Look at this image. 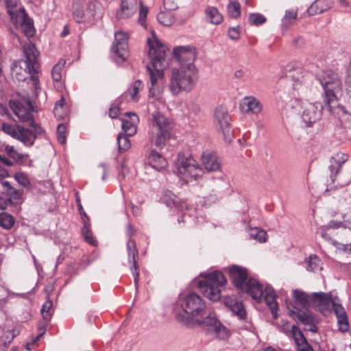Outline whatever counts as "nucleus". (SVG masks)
I'll use <instances>...</instances> for the list:
<instances>
[{
    "instance_id": "f257e3e1",
    "label": "nucleus",
    "mask_w": 351,
    "mask_h": 351,
    "mask_svg": "<svg viewBox=\"0 0 351 351\" xmlns=\"http://www.w3.org/2000/svg\"><path fill=\"white\" fill-rule=\"evenodd\" d=\"M178 304L182 308V312L176 315L178 322L187 326L197 324L221 340L229 338V330L217 319L210 309L206 308L204 301L198 294L193 292L182 293Z\"/></svg>"
},
{
    "instance_id": "f03ea898",
    "label": "nucleus",
    "mask_w": 351,
    "mask_h": 351,
    "mask_svg": "<svg viewBox=\"0 0 351 351\" xmlns=\"http://www.w3.org/2000/svg\"><path fill=\"white\" fill-rule=\"evenodd\" d=\"M153 39L148 38V56L150 64L146 65L149 75V95L160 99L164 90V69L168 66L167 47L156 38L152 33Z\"/></svg>"
},
{
    "instance_id": "7ed1b4c3",
    "label": "nucleus",
    "mask_w": 351,
    "mask_h": 351,
    "mask_svg": "<svg viewBox=\"0 0 351 351\" xmlns=\"http://www.w3.org/2000/svg\"><path fill=\"white\" fill-rule=\"evenodd\" d=\"M23 51L25 60H19L14 63L12 68V75L13 78L19 81H25L29 76L32 85L34 90V95H38L40 90L39 80L37 75L39 64L38 62V52L34 44L29 42L23 45Z\"/></svg>"
},
{
    "instance_id": "20e7f679",
    "label": "nucleus",
    "mask_w": 351,
    "mask_h": 351,
    "mask_svg": "<svg viewBox=\"0 0 351 351\" xmlns=\"http://www.w3.org/2000/svg\"><path fill=\"white\" fill-rule=\"evenodd\" d=\"M197 81V71L195 65L172 68L169 89L173 95H177L182 91L189 92L195 87Z\"/></svg>"
},
{
    "instance_id": "39448f33",
    "label": "nucleus",
    "mask_w": 351,
    "mask_h": 351,
    "mask_svg": "<svg viewBox=\"0 0 351 351\" xmlns=\"http://www.w3.org/2000/svg\"><path fill=\"white\" fill-rule=\"evenodd\" d=\"M320 83L324 90L326 109L332 112L337 104V99L342 93V83L337 73L332 71L323 73L319 77Z\"/></svg>"
},
{
    "instance_id": "423d86ee",
    "label": "nucleus",
    "mask_w": 351,
    "mask_h": 351,
    "mask_svg": "<svg viewBox=\"0 0 351 351\" xmlns=\"http://www.w3.org/2000/svg\"><path fill=\"white\" fill-rule=\"evenodd\" d=\"M172 127L171 122L167 117L155 112L152 114L149 132L152 143L157 147H163L171 138Z\"/></svg>"
},
{
    "instance_id": "0eeeda50",
    "label": "nucleus",
    "mask_w": 351,
    "mask_h": 351,
    "mask_svg": "<svg viewBox=\"0 0 351 351\" xmlns=\"http://www.w3.org/2000/svg\"><path fill=\"white\" fill-rule=\"evenodd\" d=\"M227 280L221 271H213L204 275V278L198 282V287L204 295L212 301L221 298V288Z\"/></svg>"
},
{
    "instance_id": "6e6552de",
    "label": "nucleus",
    "mask_w": 351,
    "mask_h": 351,
    "mask_svg": "<svg viewBox=\"0 0 351 351\" xmlns=\"http://www.w3.org/2000/svg\"><path fill=\"white\" fill-rule=\"evenodd\" d=\"M178 175L187 182L199 176L202 169L191 155L179 153L175 163Z\"/></svg>"
},
{
    "instance_id": "1a4fd4ad",
    "label": "nucleus",
    "mask_w": 351,
    "mask_h": 351,
    "mask_svg": "<svg viewBox=\"0 0 351 351\" xmlns=\"http://www.w3.org/2000/svg\"><path fill=\"white\" fill-rule=\"evenodd\" d=\"M293 108L295 109V112H302L303 121L308 125L319 120L322 115L321 105L310 102L301 103L300 101H295L292 105Z\"/></svg>"
},
{
    "instance_id": "9d476101",
    "label": "nucleus",
    "mask_w": 351,
    "mask_h": 351,
    "mask_svg": "<svg viewBox=\"0 0 351 351\" xmlns=\"http://www.w3.org/2000/svg\"><path fill=\"white\" fill-rule=\"evenodd\" d=\"M10 106L12 112L22 122L30 121V125L38 132V125L32 121V111L33 106L29 100L20 101V100H11L10 101Z\"/></svg>"
},
{
    "instance_id": "9b49d317",
    "label": "nucleus",
    "mask_w": 351,
    "mask_h": 351,
    "mask_svg": "<svg viewBox=\"0 0 351 351\" xmlns=\"http://www.w3.org/2000/svg\"><path fill=\"white\" fill-rule=\"evenodd\" d=\"M230 116L226 107L219 106L214 112V123L216 128L222 133L224 140L230 143L232 141V132L230 128Z\"/></svg>"
},
{
    "instance_id": "f8f14e48",
    "label": "nucleus",
    "mask_w": 351,
    "mask_h": 351,
    "mask_svg": "<svg viewBox=\"0 0 351 351\" xmlns=\"http://www.w3.org/2000/svg\"><path fill=\"white\" fill-rule=\"evenodd\" d=\"M287 306L289 310V315L292 317H296L305 326V330L312 332H317L315 319L308 310H298L295 305L291 302L287 303Z\"/></svg>"
},
{
    "instance_id": "ddd939ff",
    "label": "nucleus",
    "mask_w": 351,
    "mask_h": 351,
    "mask_svg": "<svg viewBox=\"0 0 351 351\" xmlns=\"http://www.w3.org/2000/svg\"><path fill=\"white\" fill-rule=\"evenodd\" d=\"M128 35L126 33L117 32L114 35V43L112 51L114 54L117 62H124L128 57Z\"/></svg>"
},
{
    "instance_id": "4468645a",
    "label": "nucleus",
    "mask_w": 351,
    "mask_h": 351,
    "mask_svg": "<svg viewBox=\"0 0 351 351\" xmlns=\"http://www.w3.org/2000/svg\"><path fill=\"white\" fill-rule=\"evenodd\" d=\"M173 55L180 63V67H189L194 65L193 62L196 58L195 51L189 46L177 47L173 49Z\"/></svg>"
},
{
    "instance_id": "2eb2a0df",
    "label": "nucleus",
    "mask_w": 351,
    "mask_h": 351,
    "mask_svg": "<svg viewBox=\"0 0 351 351\" xmlns=\"http://www.w3.org/2000/svg\"><path fill=\"white\" fill-rule=\"evenodd\" d=\"M127 250L128 261L132 264L130 268L134 276V285L136 291H138V280H139V270L136 258L138 256V249L136 247V242L134 240L130 239L127 243Z\"/></svg>"
},
{
    "instance_id": "dca6fc26",
    "label": "nucleus",
    "mask_w": 351,
    "mask_h": 351,
    "mask_svg": "<svg viewBox=\"0 0 351 351\" xmlns=\"http://www.w3.org/2000/svg\"><path fill=\"white\" fill-rule=\"evenodd\" d=\"M229 274L233 284L238 289L244 290L245 283L249 280L247 269L240 266L234 265L230 268Z\"/></svg>"
},
{
    "instance_id": "f3484780",
    "label": "nucleus",
    "mask_w": 351,
    "mask_h": 351,
    "mask_svg": "<svg viewBox=\"0 0 351 351\" xmlns=\"http://www.w3.org/2000/svg\"><path fill=\"white\" fill-rule=\"evenodd\" d=\"M12 23L21 26L22 32L28 38H32L35 34V29L33 24V21L29 18L26 12L20 13L18 18L15 19Z\"/></svg>"
},
{
    "instance_id": "a211bd4d",
    "label": "nucleus",
    "mask_w": 351,
    "mask_h": 351,
    "mask_svg": "<svg viewBox=\"0 0 351 351\" xmlns=\"http://www.w3.org/2000/svg\"><path fill=\"white\" fill-rule=\"evenodd\" d=\"M244 290L257 301H261L263 298L264 291L263 286L256 280L250 278L245 283Z\"/></svg>"
},
{
    "instance_id": "6ab92c4d",
    "label": "nucleus",
    "mask_w": 351,
    "mask_h": 351,
    "mask_svg": "<svg viewBox=\"0 0 351 351\" xmlns=\"http://www.w3.org/2000/svg\"><path fill=\"white\" fill-rule=\"evenodd\" d=\"M241 107L245 113L258 114L262 110V104L254 97L248 96L243 98Z\"/></svg>"
},
{
    "instance_id": "aec40b11",
    "label": "nucleus",
    "mask_w": 351,
    "mask_h": 351,
    "mask_svg": "<svg viewBox=\"0 0 351 351\" xmlns=\"http://www.w3.org/2000/svg\"><path fill=\"white\" fill-rule=\"evenodd\" d=\"M331 307L336 315L339 325V330L343 332L348 331L349 324L347 314L344 308L336 301L335 303H332V306Z\"/></svg>"
},
{
    "instance_id": "412c9836",
    "label": "nucleus",
    "mask_w": 351,
    "mask_h": 351,
    "mask_svg": "<svg viewBox=\"0 0 351 351\" xmlns=\"http://www.w3.org/2000/svg\"><path fill=\"white\" fill-rule=\"evenodd\" d=\"M137 6V0H121V8L117 12V16L119 19L131 16L136 12Z\"/></svg>"
},
{
    "instance_id": "4be33fe9",
    "label": "nucleus",
    "mask_w": 351,
    "mask_h": 351,
    "mask_svg": "<svg viewBox=\"0 0 351 351\" xmlns=\"http://www.w3.org/2000/svg\"><path fill=\"white\" fill-rule=\"evenodd\" d=\"M336 301L335 298H331L324 293H314L313 305L317 306L320 311L328 309L332 306Z\"/></svg>"
},
{
    "instance_id": "5701e85b",
    "label": "nucleus",
    "mask_w": 351,
    "mask_h": 351,
    "mask_svg": "<svg viewBox=\"0 0 351 351\" xmlns=\"http://www.w3.org/2000/svg\"><path fill=\"white\" fill-rule=\"evenodd\" d=\"M202 163L208 171H215L220 169V163L215 154L204 152L202 156Z\"/></svg>"
},
{
    "instance_id": "b1692460",
    "label": "nucleus",
    "mask_w": 351,
    "mask_h": 351,
    "mask_svg": "<svg viewBox=\"0 0 351 351\" xmlns=\"http://www.w3.org/2000/svg\"><path fill=\"white\" fill-rule=\"evenodd\" d=\"M333 5L332 0H315L308 8L309 15H315L329 10Z\"/></svg>"
},
{
    "instance_id": "393cba45",
    "label": "nucleus",
    "mask_w": 351,
    "mask_h": 351,
    "mask_svg": "<svg viewBox=\"0 0 351 351\" xmlns=\"http://www.w3.org/2000/svg\"><path fill=\"white\" fill-rule=\"evenodd\" d=\"M36 137V134L32 130L18 125V131L15 138L23 142L25 145L32 146Z\"/></svg>"
},
{
    "instance_id": "a878e982",
    "label": "nucleus",
    "mask_w": 351,
    "mask_h": 351,
    "mask_svg": "<svg viewBox=\"0 0 351 351\" xmlns=\"http://www.w3.org/2000/svg\"><path fill=\"white\" fill-rule=\"evenodd\" d=\"M348 158V154L338 152L335 153L330 158V165L329 167L330 172H340L341 166L347 161Z\"/></svg>"
},
{
    "instance_id": "bb28decb",
    "label": "nucleus",
    "mask_w": 351,
    "mask_h": 351,
    "mask_svg": "<svg viewBox=\"0 0 351 351\" xmlns=\"http://www.w3.org/2000/svg\"><path fill=\"white\" fill-rule=\"evenodd\" d=\"M293 297L295 302L304 308L313 305V293L308 295L301 290L295 289L293 291Z\"/></svg>"
},
{
    "instance_id": "cd10ccee",
    "label": "nucleus",
    "mask_w": 351,
    "mask_h": 351,
    "mask_svg": "<svg viewBox=\"0 0 351 351\" xmlns=\"http://www.w3.org/2000/svg\"><path fill=\"white\" fill-rule=\"evenodd\" d=\"M86 19L89 22L101 17V9L97 3L90 1L86 6Z\"/></svg>"
},
{
    "instance_id": "c85d7f7f",
    "label": "nucleus",
    "mask_w": 351,
    "mask_h": 351,
    "mask_svg": "<svg viewBox=\"0 0 351 351\" xmlns=\"http://www.w3.org/2000/svg\"><path fill=\"white\" fill-rule=\"evenodd\" d=\"M330 178L333 184V188L346 186L351 181V177L349 175L343 173L341 169H340L339 173H336L335 171L330 172Z\"/></svg>"
},
{
    "instance_id": "c756f323",
    "label": "nucleus",
    "mask_w": 351,
    "mask_h": 351,
    "mask_svg": "<svg viewBox=\"0 0 351 351\" xmlns=\"http://www.w3.org/2000/svg\"><path fill=\"white\" fill-rule=\"evenodd\" d=\"M263 298H265V302L269 306L274 318L276 319L278 317V303L276 301V295L274 291L270 288H266Z\"/></svg>"
},
{
    "instance_id": "7c9ffc66",
    "label": "nucleus",
    "mask_w": 351,
    "mask_h": 351,
    "mask_svg": "<svg viewBox=\"0 0 351 351\" xmlns=\"http://www.w3.org/2000/svg\"><path fill=\"white\" fill-rule=\"evenodd\" d=\"M5 4L12 22L18 18L21 12H25V9L23 7L19 6L18 0H5Z\"/></svg>"
},
{
    "instance_id": "2f4dec72",
    "label": "nucleus",
    "mask_w": 351,
    "mask_h": 351,
    "mask_svg": "<svg viewBox=\"0 0 351 351\" xmlns=\"http://www.w3.org/2000/svg\"><path fill=\"white\" fill-rule=\"evenodd\" d=\"M149 164L152 168L159 171L164 169L167 165L166 160L155 151L152 152L149 157Z\"/></svg>"
},
{
    "instance_id": "473e14b6",
    "label": "nucleus",
    "mask_w": 351,
    "mask_h": 351,
    "mask_svg": "<svg viewBox=\"0 0 351 351\" xmlns=\"http://www.w3.org/2000/svg\"><path fill=\"white\" fill-rule=\"evenodd\" d=\"M226 303L230 307L232 312L236 315L239 319H245L246 313L242 302L237 300H227Z\"/></svg>"
},
{
    "instance_id": "72a5a7b5",
    "label": "nucleus",
    "mask_w": 351,
    "mask_h": 351,
    "mask_svg": "<svg viewBox=\"0 0 351 351\" xmlns=\"http://www.w3.org/2000/svg\"><path fill=\"white\" fill-rule=\"evenodd\" d=\"M5 152L18 163L25 164L27 161L28 155L19 153L13 145H6Z\"/></svg>"
},
{
    "instance_id": "f704fd0d",
    "label": "nucleus",
    "mask_w": 351,
    "mask_h": 351,
    "mask_svg": "<svg viewBox=\"0 0 351 351\" xmlns=\"http://www.w3.org/2000/svg\"><path fill=\"white\" fill-rule=\"evenodd\" d=\"M205 12L206 19L210 23L219 25L222 22L223 16L217 8L208 6L206 8Z\"/></svg>"
},
{
    "instance_id": "c9c22d12",
    "label": "nucleus",
    "mask_w": 351,
    "mask_h": 351,
    "mask_svg": "<svg viewBox=\"0 0 351 351\" xmlns=\"http://www.w3.org/2000/svg\"><path fill=\"white\" fill-rule=\"evenodd\" d=\"M306 269L309 271L317 272L322 270V263L316 255H311L306 259Z\"/></svg>"
},
{
    "instance_id": "e433bc0d",
    "label": "nucleus",
    "mask_w": 351,
    "mask_h": 351,
    "mask_svg": "<svg viewBox=\"0 0 351 351\" xmlns=\"http://www.w3.org/2000/svg\"><path fill=\"white\" fill-rule=\"evenodd\" d=\"M15 223L14 217L5 212L0 213V227L5 230H10Z\"/></svg>"
},
{
    "instance_id": "4c0bfd02",
    "label": "nucleus",
    "mask_w": 351,
    "mask_h": 351,
    "mask_svg": "<svg viewBox=\"0 0 351 351\" xmlns=\"http://www.w3.org/2000/svg\"><path fill=\"white\" fill-rule=\"evenodd\" d=\"M298 12L295 9H289L285 11L284 17L282 19V26L287 28L293 24L297 19Z\"/></svg>"
},
{
    "instance_id": "58836bf2",
    "label": "nucleus",
    "mask_w": 351,
    "mask_h": 351,
    "mask_svg": "<svg viewBox=\"0 0 351 351\" xmlns=\"http://www.w3.org/2000/svg\"><path fill=\"white\" fill-rule=\"evenodd\" d=\"M163 202L169 208H178L180 206V200L176 195L170 191L165 193Z\"/></svg>"
},
{
    "instance_id": "ea45409f",
    "label": "nucleus",
    "mask_w": 351,
    "mask_h": 351,
    "mask_svg": "<svg viewBox=\"0 0 351 351\" xmlns=\"http://www.w3.org/2000/svg\"><path fill=\"white\" fill-rule=\"evenodd\" d=\"M73 14L77 23L89 22L86 19V8L78 3L74 5Z\"/></svg>"
},
{
    "instance_id": "a19ab883",
    "label": "nucleus",
    "mask_w": 351,
    "mask_h": 351,
    "mask_svg": "<svg viewBox=\"0 0 351 351\" xmlns=\"http://www.w3.org/2000/svg\"><path fill=\"white\" fill-rule=\"evenodd\" d=\"M82 235L84 239L90 245H95L96 240L95 239L93 232L90 230V225L88 223H85L82 229Z\"/></svg>"
},
{
    "instance_id": "79ce46f5",
    "label": "nucleus",
    "mask_w": 351,
    "mask_h": 351,
    "mask_svg": "<svg viewBox=\"0 0 351 351\" xmlns=\"http://www.w3.org/2000/svg\"><path fill=\"white\" fill-rule=\"evenodd\" d=\"M128 136L119 134L117 137L118 149L120 152L127 151L130 148V141L128 138Z\"/></svg>"
},
{
    "instance_id": "37998d69",
    "label": "nucleus",
    "mask_w": 351,
    "mask_h": 351,
    "mask_svg": "<svg viewBox=\"0 0 351 351\" xmlns=\"http://www.w3.org/2000/svg\"><path fill=\"white\" fill-rule=\"evenodd\" d=\"M158 22L165 26H170L174 22L173 16L169 12H161L157 15Z\"/></svg>"
},
{
    "instance_id": "c03bdc74",
    "label": "nucleus",
    "mask_w": 351,
    "mask_h": 351,
    "mask_svg": "<svg viewBox=\"0 0 351 351\" xmlns=\"http://www.w3.org/2000/svg\"><path fill=\"white\" fill-rule=\"evenodd\" d=\"M250 235L252 238L260 242H265L267 241V232L257 228L250 229Z\"/></svg>"
},
{
    "instance_id": "a18cd8bd",
    "label": "nucleus",
    "mask_w": 351,
    "mask_h": 351,
    "mask_svg": "<svg viewBox=\"0 0 351 351\" xmlns=\"http://www.w3.org/2000/svg\"><path fill=\"white\" fill-rule=\"evenodd\" d=\"M291 332L297 346L307 341L302 332L296 326H291Z\"/></svg>"
},
{
    "instance_id": "49530a36",
    "label": "nucleus",
    "mask_w": 351,
    "mask_h": 351,
    "mask_svg": "<svg viewBox=\"0 0 351 351\" xmlns=\"http://www.w3.org/2000/svg\"><path fill=\"white\" fill-rule=\"evenodd\" d=\"M228 10L230 16L237 18L241 14V6L239 2L232 1L228 5Z\"/></svg>"
},
{
    "instance_id": "de8ad7c7",
    "label": "nucleus",
    "mask_w": 351,
    "mask_h": 351,
    "mask_svg": "<svg viewBox=\"0 0 351 351\" xmlns=\"http://www.w3.org/2000/svg\"><path fill=\"white\" fill-rule=\"evenodd\" d=\"M122 128L124 132L125 133V135L132 136L134 135L136 132V128L134 125V124L128 121V120H123L122 122Z\"/></svg>"
},
{
    "instance_id": "09e8293b",
    "label": "nucleus",
    "mask_w": 351,
    "mask_h": 351,
    "mask_svg": "<svg viewBox=\"0 0 351 351\" xmlns=\"http://www.w3.org/2000/svg\"><path fill=\"white\" fill-rule=\"evenodd\" d=\"M64 62H59L53 66L51 70V76L54 81L59 82L62 79V69L64 65Z\"/></svg>"
},
{
    "instance_id": "8fccbe9b",
    "label": "nucleus",
    "mask_w": 351,
    "mask_h": 351,
    "mask_svg": "<svg viewBox=\"0 0 351 351\" xmlns=\"http://www.w3.org/2000/svg\"><path fill=\"white\" fill-rule=\"evenodd\" d=\"M52 302L49 300H47L44 304L43 305L41 309V314L43 315V319L45 321H49L51 317V313L50 312L51 308L52 307Z\"/></svg>"
},
{
    "instance_id": "3c124183",
    "label": "nucleus",
    "mask_w": 351,
    "mask_h": 351,
    "mask_svg": "<svg viewBox=\"0 0 351 351\" xmlns=\"http://www.w3.org/2000/svg\"><path fill=\"white\" fill-rule=\"evenodd\" d=\"M249 21L251 25H260L266 21V18L258 13H252L250 15Z\"/></svg>"
},
{
    "instance_id": "603ef678",
    "label": "nucleus",
    "mask_w": 351,
    "mask_h": 351,
    "mask_svg": "<svg viewBox=\"0 0 351 351\" xmlns=\"http://www.w3.org/2000/svg\"><path fill=\"white\" fill-rule=\"evenodd\" d=\"M143 84L140 80H136L134 82L132 87L129 90L131 98L134 100L138 99V93L142 90Z\"/></svg>"
},
{
    "instance_id": "864d4df0",
    "label": "nucleus",
    "mask_w": 351,
    "mask_h": 351,
    "mask_svg": "<svg viewBox=\"0 0 351 351\" xmlns=\"http://www.w3.org/2000/svg\"><path fill=\"white\" fill-rule=\"evenodd\" d=\"M15 180L25 188H29L30 182L27 176L23 173H16L14 175Z\"/></svg>"
},
{
    "instance_id": "5fc2aeb1",
    "label": "nucleus",
    "mask_w": 351,
    "mask_h": 351,
    "mask_svg": "<svg viewBox=\"0 0 351 351\" xmlns=\"http://www.w3.org/2000/svg\"><path fill=\"white\" fill-rule=\"evenodd\" d=\"M2 130L5 133L10 135L11 136L15 138L18 131V126L14 127L10 123H3L2 124Z\"/></svg>"
},
{
    "instance_id": "6e6d98bb",
    "label": "nucleus",
    "mask_w": 351,
    "mask_h": 351,
    "mask_svg": "<svg viewBox=\"0 0 351 351\" xmlns=\"http://www.w3.org/2000/svg\"><path fill=\"white\" fill-rule=\"evenodd\" d=\"M65 133H66L65 125L63 123L59 124L57 128V138H58V141L62 145L64 144L66 142Z\"/></svg>"
},
{
    "instance_id": "4d7b16f0",
    "label": "nucleus",
    "mask_w": 351,
    "mask_h": 351,
    "mask_svg": "<svg viewBox=\"0 0 351 351\" xmlns=\"http://www.w3.org/2000/svg\"><path fill=\"white\" fill-rule=\"evenodd\" d=\"M148 13V8L144 6L142 3H140V11L138 21V23L145 27V19Z\"/></svg>"
},
{
    "instance_id": "13d9d810",
    "label": "nucleus",
    "mask_w": 351,
    "mask_h": 351,
    "mask_svg": "<svg viewBox=\"0 0 351 351\" xmlns=\"http://www.w3.org/2000/svg\"><path fill=\"white\" fill-rule=\"evenodd\" d=\"M38 330L40 331V333L37 335V337L32 342H28V343H26V348H27V350L30 351L32 350V348H31L32 346H33L34 343H36V342L41 337L43 336V335L45 332L46 328H45V326H42L38 328Z\"/></svg>"
},
{
    "instance_id": "bf43d9fd",
    "label": "nucleus",
    "mask_w": 351,
    "mask_h": 351,
    "mask_svg": "<svg viewBox=\"0 0 351 351\" xmlns=\"http://www.w3.org/2000/svg\"><path fill=\"white\" fill-rule=\"evenodd\" d=\"M163 5L165 9L169 11L175 10L178 7L177 0H164Z\"/></svg>"
},
{
    "instance_id": "052dcab7",
    "label": "nucleus",
    "mask_w": 351,
    "mask_h": 351,
    "mask_svg": "<svg viewBox=\"0 0 351 351\" xmlns=\"http://www.w3.org/2000/svg\"><path fill=\"white\" fill-rule=\"evenodd\" d=\"M8 193L14 200H19L21 198L23 190H17L14 188H10V191H8Z\"/></svg>"
},
{
    "instance_id": "680f3d73",
    "label": "nucleus",
    "mask_w": 351,
    "mask_h": 351,
    "mask_svg": "<svg viewBox=\"0 0 351 351\" xmlns=\"http://www.w3.org/2000/svg\"><path fill=\"white\" fill-rule=\"evenodd\" d=\"M346 86L348 93L351 96V61L347 69V76L346 79Z\"/></svg>"
},
{
    "instance_id": "e2e57ef3",
    "label": "nucleus",
    "mask_w": 351,
    "mask_h": 351,
    "mask_svg": "<svg viewBox=\"0 0 351 351\" xmlns=\"http://www.w3.org/2000/svg\"><path fill=\"white\" fill-rule=\"evenodd\" d=\"M65 104V101L63 97H62L59 101H58L54 106V114L56 117L59 118H62V113H58L59 108H62Z\"/></svg>"
},
{
    "instance_id": "0e129e2a",
    "label": "nucleus",
    "mask_w": 351,
    "mask_h": 351,
    "mask_svg": "<svg viewBox=\"0 0 351 351\" xmlns=\"http://www.w3.org/2000/svg\"><path fill=\"white\" fill-rule=\"evenodd\" d=\"M239 31L236 27L230 28L228 30V36L232 40H238L239 38Z\"/></svg>"
},
{
    "instance_id": "69168bd1",
    "label": "nucleus",
    "mask_w": 351,
    "mask_h": 351,
    "mask_svg": "<svg viewBox=\"0 0 351 351\" xmlns=\"http://www.w3.org/2000/svg\"><path fill=\"white\" fill-rule=\"evenodd\" d=\"M298 351H313L307 341L297 346Z\"/></svg>"
},
{
    "instance_id": "338daca9",
    "label": "nucleus",
    "mask_w": 351,
    "mask_h": 351,
    "mask_svg": "<svg viewBox=\"0 0 351 351\" xmlns=\"http://www.w3.org/2000/svg\"><path fill=\"white\" fill-rule=\"evenodd\" d=\"M327 227V229H337L342 226V223L340 221H331L328 225L324 226Z\"/></svg>"
},
{
    "instance_id": "774afa93",
    "label": "nucleus",
    "mask_w": 351,
    "mask_h": 351,
    "mask_svg": "<svg viewBox=\"0 0 351 351\" xmlns=\"http://www.w3.org/2000/svg\"><path fill=\"white\" fill-rule=\"evenodd\" d=\"M119 114V108L117 106H111L109 109V116L111 118H116Z\"/></svg>"
}]
</instances>
